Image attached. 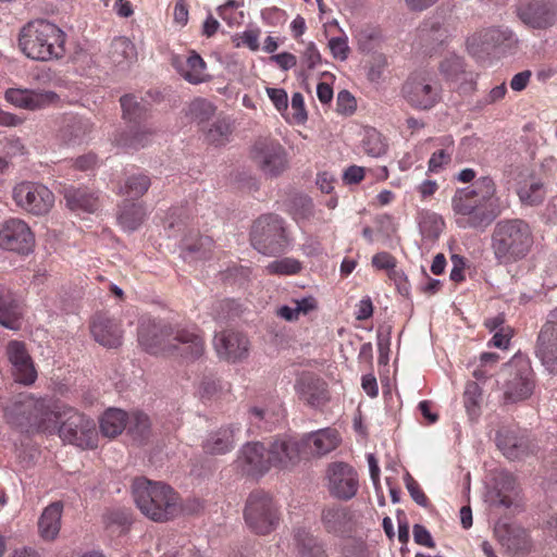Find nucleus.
Instances as JSON below:
<instances>
[{"label":"nucleus","instance_id":"obj_1","mask_svg":"<svg viewBox=\"0 0 557 557\" xmlns=\"http://www.w3.org/2000/svg\"><path fill=\"white\" fill-rule=\"evenodd\" d=\"M3 410L7 422L22 432L51 433L61 417L60 403L48 397L36 398L29 393H20Z\"/></svg>","mask_w":557,"mask_h":557},{"label":"nucleus","instance_id":"obj_2","mask_svg":"<svg viewBox=\"0 0 557 557\" xmlns=\"http://www.w3.org/2000/svg\"><path fill=\"white\" fill-rule=\"evenodd\" d=\"M496 186L490 176L476 180L471 186L457 189L451 206L460 227H486L495 218L491 201Z\"/></svg>","mask_w":557,"mask_h":557},{"label":"nucleus","instance_id":"obj_3","mask_svg":"<svg viewBox=\"0 0 557 557\" xmlns=\"http://www.w3.org/2000/svg\"><path fill=\"white\" fill-rule=\"evenodd\" d=\"M534 243L530 224L522 219H503L496 222L491 235V247L498 264L508 265L522 260Z\"/></svg>","mask_w":557,"mask_h":557},{"label":"nucleus","instance_id":"obj_4","mask_svg":"<svg viewBox=\"0 0 557 557\" xmlns=\"http://www.w3.org/2000/svg\"><path fill=\"white\" fill-rule=\"evenodd\" d=\"M132 490L136 506L152 521L165 522L182 511L178 494L165 483L136 478Z\"/></svg>","mask_w":557,"mask_h":557},{"label":"nucleus","instance_id":"obj_5","mask_svg":"<svg viewBox=\"0 0 557 557\" xmlns=\"http://www.w3.org/2000/svg\"><path fill=\"white\" fill-rule=\"evenodd\" d=\"M65 33L47 20H35L22 27L18 46L22 52L36 61L60 59L65 53Z\"/></svg>","mask_w":557,"mask_h":557},{"label":"nucleus","instance_id":"obj_6","mask_svg":"<svg viewBox=\"0 0 557 557\" xmlns=\"http://www.w3.org/2000/svg\"><path fill=\"white\" fill-rule=\"evenodd\" d=\"M502 391L505 404H516L531 397L535 387V373L530 359L515 355L502 369Z\"/></svg>","mask_w":557,"mask_h":557},{"label":"nucleus","instance_id":"obj_7","mask_svg":"<svg viewBox=\"0 0 557 557\" xmlns=\"http://www.w3.org/2000/svg\"><path fill=\"white\" fill-rule=\"evenodd\" d=\"M250 243L264 256L284 253L290 245L284 219L274 213L260 215L251 226Z\"/></svg>","mask_w":557,"mask_h":557},{"label":"nucleus","instance_id":"obj_8","mask_svg":"<svg viewBox=\"0 0 557 557\" xmlns=\"http://www.w3.org/2000/svg\"><path fill=\"white\" fill-rule=\"evenodd\" d=\"M61 417L55 422L60 423L59 436L70 444L83 449L97 446V429L95 421L72 407L60 404Z\"/></svg>","mask_w":557,"mask_h":557},{"label":"nucleus","instance_id":"obj_9","mask_svg":"<svg viewBox=\"0 0 557 557\" xmlns=\"http://www.w3.org/2000/svg\"><path fill=\"white\" fill-rule=\"evenodd\" d=\"M244 519L256 534L271 533L278 524V511L270 494L262 490L252 491L245 504Z\"/></svg>","mask_w":557,"mask_h":557},{"label":"nucleus","instance_id":"obj_10","mask_svg":"<svg viewBox=\"0 0 557 557\" xmlns=\"http://www.w3.org/2000/svg\"><path fill=\"white\" fill-rule=\"evenodd\" d=\"M401 96L413 109L428 111L441 101L442 86L431 75L412 74L403 84Z\"/></svg>","mask_w":557,"mask_h":557},{"label":"nucleus","instance_id":"obj_11","mask_svg":"<svg viewBox=\"0 0 557 557\" xmlns=\"http://www.w3.org/2000/svg\"><path fill=\"white\" fill-rule=\"evenodd\" d=\"M249 153L251 160L267 176L277 177L288 168L285 148L269 137L256 139Z\"/></svg>","mask_w":557,"mask_h":557},{"label":"nucleus","instance_id":"obj_12","mask_svg":"<svg viewBox=\"0 0 557 557\" xmlns=\"http://www.w3.org/2000/svg\"><path fill=\"white\" fill-rule=\"evenodd\" d=\"M138 343L150 355L170 356L171 323L163 320L144 319L138 326Z\"/></svg>","mask_w":557,"mask_h":557},{"label":"nucleus","instance_id":"obj_13","mask_svg":"<svg viewBox=\"0 0 557 557\" xmlns=\"http://www.w3.org/2000/svg\"><path fill=\"white\" fill-rule=\"evenodd\" d=\"M516 12L528 27L545 30L557 22V0H519Z\"/></svg>","mask_w":557,"mask_h":557},{"label":"nucleus","instance_id":"obj_14","mask_svg":"<svg viewBox=\"0 0 557 557\" xmlns=\"http://www.w3.org/2000/svg\"><path fill=\"white\" fill-rule=\"evenodd\" d=\"M18 207L34 215L47 214L54 203L53 193L42 184L23 182L13 189Z\"/></svg>","mask_w":557,"mask_h":557},{"label":"nucleus","instance_id":"obj_15","mask_svg":"<svg viewBox=\"0 0 557 557\" xmlns=\"http://www.w3.org/2000/svg\"><path fill=\"white\" fill-rule=\"evenodd\" d=\"M171 357L196 360L205 354V339L201 331L195 325L171 323Z\"/></svg>","mask_w":557,"mask_h":557},{"label":"nucleus","instance_id":"obj_16","mask_svg":"<svg viewBox=\"0 0 557 557\" xmlns=\"http://www.w3.org/2000/svg\"><path fill=\"white\" fill-rule=\"evenodd\" d=\"M535 356L550 375L557 376V307L549 311L539 332Z\"/></svg>","mask_w":557,"mask_h":557},{"label":"nucleus","instance_id":"obj_17","mask_svg":"<svg viewBox=\"0 0 557 557\" xmlns=\"http://www.w3.org/2000/svg\"><path fill=\"white\" fill-rule=\"evenodd\" d=\"M35 247V235L26 222L9 219L0 224V248L25 256Z\"/></svg>","mask_w":557,"mask_h":557},{"label":"nucleus","instance_id":"obj_18","mask_svg":"<svg viewBox=\"0 0 557 557\" xmlns=\"http://www.w3.org/2000/svg\"><path fill=\"white\" fill-rule=\"evenodd\" d=\"M327 490L330 494L341 500L354 498L359 490L357 471L343 461L332 462L326 469Z\"/></svg>","mask_w":557,"mask_h":557},{"label":"nucleus","instance_id":"obj_19","mask_svg":"<svg viewBox=\"0 0 557 557\" xmlns=\"http://www.w3.org/2000/svg\"><path fill=\"white\" fill-rule=\"evenodd\" d=\"M516 41L513 33L510 29L488 27L470 36L467 39V48L470 53L476 54L500 47L511 48Z\"/></svg>","mask_w":557,"mask_h":557},{"label":"nucleus","instance_id":"obj_20","mask_svg":"<svg viewBox=\"0 0 557 557\" xmlns=\"http://www.w3.org/2000/svg\"><path fill=\"white\" fill-rule=\"evenodd\" d=\"M298 398L312 408H321L330 400L327 384L311 372H302L295 382Z\"/></svg>","mask_w":557,"mask_h":557},{"label":"nucleus","instance_id":"obj_21","mask_svg":"<svg viewBox=\"0 0 557 557\" xmlns=\"http://www.w3.org/2000/svg\"><path fill=\"white\" fill-rule=\"evenodd\" d=\"M496 445L503 455L511 460L520 459L537 450V445L527 434L507 428L497 432Z\"/></svg>","mask_w":557,"mask_h":557},{"label":"nucleus","instance_id":"obj_22","mask_svg":"<svg viewBox=\"0 0 557 557\" xmlns=\"http://www.w3.org/2000/svg\"><path fill=\"white\" fill-rule=\"evenodd\" d=\"M7 356L12 364V373L17 383L30 385L36 381L37 371L24 343L9 342Z\"/></svg>","mask_w":557,"mask_h":557},{"label":"nucleus","instance_id":"obj_23","mask_svg":"<svg viewBox=\"0 0 557 557\" xmlns=\"http://www.w3.org/2000/svg\"><path fill=\"white\" fill-rule=\"evenodd\" d=\"M214 348L220 358L228 362H237L247 358L249 341L239 332L223 331L214 336Z\"/></svg>","mask_w":557,"mask_h":557},{"label":"nucleus","instance_id":"obj_24","mask_svg":"<svg viewBox=\"0 0 557 557\" xmlns=\"http://www.w3.org/2000/svg\"><path fill=\"white\" fill-rule=\"evenodd\" d=\"M272 466L278 469H287L297 465L300 456L305 455L301 441L289 436L275 438L269 447Z\"/></svg>","mask_w":557,"mask_h":557},{"label":"nucleus","instance_id":"obj_25","mask_svg":"<svg viewBox=\"0 0 557 557\" xmlns=\"http://www.w3.org/2000/svg\"><path fill=\"white\" fill-rule=\"evenodd\" d=\"M239 460L243 470L251 476H261L273 467L269 449L260 442L246 443L240 449Z\"/></svg>","mask_w":557,"mask_h":557},{"label":"nucleus","instance_id":"obj_26","mask_svg":"<svg viewBox=\"0 0 557 557\" xmlns=\"http://www.w3.org/2000/svg\"><path fill=\"white\" fill-rule=\"evenodd\" d=\"M90 332L94 339L107 348H116L122 344L123 332L120 324L106 314L98 313L94 317Z\"/></svg>","mask_w":557,"mask_h":557},{"label":"nucleus","instance_id":"obj_27","mask_svg":"<svg viewBox=\"0 0 557 557\" xmlns=\"http://www.w3.org/2000/svg\"><path fill=\"white\" fill-rule=\"evenodd\" d=\"M516 480L508 472L499 473L495 484L485 495V502L491 507L509 508L516 496Z\"/></svg>","mask_w":557,"mask_h":557},{"label":"nucleus","instance_id":"obj_28","mask_svg":"<svg viewBox=\"0 0 557 557\" xmlns=\"http://www.w3.org/2000/svg\"><path fill=\"white\" fill-rule=\"evenodd\" d=\"M235 424H228L210 432L202 442V449L207 455H225L235 446V434L238 431Z\"/></svg>","mask_w":557,"mask_h":557},{"label":"nucleus","instance_id":"obj_29","mask_svg":"<svg viewBox=\"0 0 557 557\" xmlns=\"http://www.w3.org/2000/svg\"><path fill=\"white\" fill-rule=\"evenodd\" d=\"M57 98L58 95L53 91L11 88L5 92V99L9 102L28 110L39 109L47 103L53 102Z\"/></svg>","mask_w":557,"mask_h":557},{"label":"nucleus","instance_id":"obj_30","mask_svg":"<svg viewBox=\"0 0 557 557\" xmlns=\"http://www.w3.org/2000/svg\"><path fill=\"white\" fill-rule=\"evenodd\" d=\"M338 443L339 437L337 431L330 428L310 433L301 440L305 454H308L307 449H309L310 455L317 456L332 451L337 447Z\"/></svg>","mask_w":557,"mask_h":557},{"label":"nucleus","instance_id":"obj_31","mask_svg":"<svg viewBox=\"0 0 557 557\" xmlns=\"http://www.w3.org/2000/svg\"><path fill=\"white\" fill-rule=\"evenodd\" d=\"M22 308L14 294L0 284V324L10 330L20 329Z\"/></svg>","mask_w":557,"mask_h":557},{"label":"nucleus","instance_id":"obj_32","mask_svg":"<svg viewBox=\"0 0 557 557\" xmlns=\"http://www.w3.org/2000/svg\"><path fill=\"white\" fill-rule=\"evenodd\" d=\"M107 57L112 66L126 70L137 60V51L128 38L121 36L112 40Z\"/></svg>","mask_w":557,"mask_h":557},{"label":"nucleus","instance_id":"obj_33","mask_svg":"<svg viewBox=\"0 0 557 557\" xmlns=\"http://www.w3.org/2000/svg\"><path fill=\"white\" fill-rule=\"evenodd\" d=\"M418 37L425 53H433L448 38L447 29L438 22L426 21L419 28Z\"/></svg>","mask_w":557,"mask_h":557},{"label":"nucleus","instance_id":"obj_34","mask_svg":"<svg viewBox=\"0 0 557 557\" xmlns=\"http://www.w3.org/2000/svg\"><path fill=\"white\" fill-rule=\"evenodd\" d=\"M63 195L66 206L73 211L83 210L91 213L98 209V197L87 188L64 187Z\"/></svg>","mask_w":557,"mask_h":557},{"label":"nucleus","instance_id":"obj_35","mask_svg":"<svg viewBox=\"0 0 557 557\" xmlns=\"http://www.w3.org/2000/svg\"><path fill=\"white\" fill-rule=\"evenodd\" d=\"M350 520V512L341 505H331L323 507L321 511V522L324 530L333 534L345 532L346 525Z\"/></svg>","mask_w":557,"mask_h":557},{"label":"nucleus","instance_id":"obj_36","mask_svg":"<svg viewBox=\"0 0 557 557\" xmlns=\"http://www.w3.org/2000/svg\"><path fill=\"white\" fill-rule=\"evenodd\" d=\"M92 123L82 116L69 117L59 131V137L65 144H79L91 132Z\"/></svg>","mask_w":557,"mask_h":557},{"label":"nucleus","instance_id":"obj_37","mask_svg":"<svg viewBox=\"0 0 557 557\" xmlns=\"http://www.w3.org/2000/svg\"><path fill=\"white\" fill-rule=\"evenodd\" d=\"M146 215L141 203L125 199L120 206L117 222L127 232L136 231L144 222Z\"/></svg>","mask_w":557,"mask_h":557},{"label":"nucleus","instance_id":"obj_38","mask_svg":"<svg viewBox=\"0 0 557 557\" xmlns=\"http://www.w3.org/2000/svg\"><path fill=\"white\" fill-rule=\"evenodd\" d=\"M154 135V131L151 128L134 124L128 127V129L124 131L116 138L117 145L131 148V149H140L146 147Z\"/></svg>","mask_w":557,"mask_h":557},{"label":"nucleus","instance_id":"obj_39","mask_svg":"<svg viewBox=\"0 0 557 557\" xmlns=\"http://www.w3.org/2000/svg\"><path fill=\"white\" fill-rule=\"evenodd\" d=\"M62 505L61 503H52L41 513L38 528L40 535L46 540H53L61 525Z\"/></svg>","mask_w":557,"mask_h":557},{"label":"nucleus","instance_id":"obj_40","mask_svg":"<svg viewBox=\"0 0 557 557\" xmlns=\"http://www.w3.org/2000/svg\"><path fill=\"white\" fill-rule=\"evenodd\" d=\"M282 414L277 410L262 406H252L248 409L249 423L259 430L270 432L281 420Z\"/></svg>","mask_w":557,"mask_h":557},{"label":"nucleus","instance_id":"obj_41","mask_svg":"<svg viewBox=\"0 0 557 557\" xmlns=\"http://www.w3.org/2000/svg\"><path fill=\"white\" fill-rule=\"evenodd\" d=\"M127 414L121 409H108L100 420V431L107 437H115L126 426Z\"/></svg>","mask_w":557,"mask_h":557},{"label":"nucleus","instance_id":"obj_42","mask_svg":"<svg viewBox=\"0 0 557 557\" xmlns=\"http://www.w3.org/2000/svg\"><path fill=\"white\" fill-rule=\"evenodd\" d=\"M150 178L145 174H134L126 178L119 187V194L134 200L143 197L150 187Z\"/></svg>","mask_w":557,"mask_h":557},{"label":"nucleus","instance_id":"obj_43","mask_svg":"<svg viewBox=\"0 0 557 557\" xmlns=\"http://www.w3.org/2000/svg\"><path fill=\"white\" fill-rule=\"evenodd\" d=\"M295 540L301 557H327L323 545L306 530H298Z\"/></svg>","mask_w":557,"mask_h":557},{"label":"nucleus","instance_id":"obj_44","mask_svg":"<svg viewBox=\"0 0 557 557\" xmlns=\"http://www.w3.org/2000/svg\"><path fill=\"white\" fill-rule=\"evenodd\" d=\"M206 62L196 52L193 51L186 60V65L181 70L182 76L191 84H199L206 81Z\"/></svg>","mask_w":557,"mask_h":557},{"label":"nucleus","instance_id":"obj_45","mask_svg":"<svg viewBox=\"0 0 557 557\" xmlns=\"http://www.w3.org/2000/svg\"><path fill=\"white\" fill-rule=\"evenodd\" d=\"M123 117L129 122H138L145 119L148 107L146 102L138 101L133 95H124L120 99Z\"/></svg>","mask_w":557,"mask_h":557},{"label":"nucleus","instance_id":"obj_46","mask_svg":"<svg viewBox=\"0 0 557 557\" xmlns=\"http://www.w3.org/2000/svg\"><path fill=\"white\" fill-rule=\"evenodd\" d=\"M232 126L226 120H218L205 133V139L208 144L215 147L223 146L230 140Z\"/></svg>","mask_w":557,"mask_h":557},{"label":"nucleus","instance_id":"obj_47","mask_svg":"<svg viewBox=\"0 0 557 557\" xmlns=\"http://www.w3.org/2000/svg\"><path fill=\"white\" fill-rule=\"evenodd\" d=\"M364 152L373 158H380L387 151V144L383 135L374 128L366 131L364 138L362 140Z\"/></svg>","mask_w":557,"mask_h":557},{"label":"nucleus","instance_id":"obj_48","mask_svg":"<svg viewBox=\"0 0 557 557\" xmlns=\"http://www.w3.org/2000/svg\"><path fill=\"white\" fill-rule=\"evenodd\" d=\"M520 201L525 206H539L545 198V188L541 182H531L518 188Z\"/></svg>","mask_w":557,"mask_h":557},{"label":"nucleus","instance_id":"obj_49","mask_svg":"<svg viewBox=\"0 0 557 557\" xmlns=\"http://www.w3.org/2000/svg\"><path fill=\"white\" fill-rule=\"evenodd\" d=\"M419 226L421 234L424 237L434 240L441 235L444 227V221L436 213L425 212L421 215Z\"/></svg>","mask_w":557,"mask_h":557},{"label":"nucleus","instance_id":"obj_50","mask_svg":"<svg viewBox=\"0 0 557 557\" xmlns=\"http://www.w3.org/2000/svg\"><path fill=\"white\" fill-rule=\"evenodd\" d=\"M302 269L301 262L294 258H282L270 262L265 271L271 275H295Z\"/></svg>","mask_w":557,"mask_h":557},{"label":"nucleus","instance_id":"obj_51","mask_svg":"<svg viewBox=\"0 0 557 557\" xmlns=\"http://www.w3.org/2000/svg\"><path fill=\"white\" fill-rule=\"evenodd\" d=\"M211 239L209 237L199 236L195 243L184 242L182 245V255L185 259H202L207 258L211 249Z\"/></svg>","mask_w":557,"mask_h":557},{"label":"nucleus","instance_id":"obj_52","mask_svg":"<svg viewBox=\"0 0 557 557\" xmlns=\"http://www.w3.org/2000/svg\"><path fill=\"white\" fill-rule=\"evenodd\" d=\"M128 432L134 440L143 444L150 433V420L146 413L135 412L129 421Z\"/></svg>","mask_w":557,"mask_h":557},{"label":"nucleus","instance_id":"obj_53","mask_svg":"<svg viewBox=\"0 0 557 557\" xmlns=\"http://www.w3.org/2000/svg\"><path fill=\"white\" fill-rule=\"evenodd\" d=\"M482 389L476 382H468L463 393V404L470 417L479 413Z\"/></svg>","mask_w":557,"mask_h":557},{"label":"nucleus","instance_id":"obj_54","mask_svg":"<svg viewBox=\"0 0 557 557\" xmlns=\"http://www.w3.org/2000/svg\"><path fill=\"white\" fill-rule=\"evenodd\" d=\"M438 69L443 76L454 81L465 73V62L462 58L451 54L440 63Z\"/></svg>","mask_w":557,"mask_h":557},{"label":"nucleus","instance_id":"obj_55","mask_svg":"<svg viewBox=\"0 0 557 557\" xmlns=\"http://www.w3.org/2000/svg\"><path fill=\"white\" fill-rule=\"evenodd\" d=\"M214 106L206 99H195L188 107V115L191 120L198 122L208 121L211 116L214 115Z\"/></svg>","mask_w":557,"mask_h":557},{"label":"nucleus","instance_id":"obj_56","mask_svg":"<svg viewBox=\"0 0 557 557\" xmlns=\"http://www.w3.org/2000/svg\"><path fill=\"white\" fill-rule=\"evenodd\" d=\"M372 265L380 270H389V276L396 280L398 272L395 270L396 260L388 252H379L372 257Z\"/></svg>","mask_w":557,"mask_h":557},{"label":"nucleus","instance_id":"obj_57","mask_svg":"<svg viewBox=\"0 0 557 557\" xmlns=\"http://www.w3.org/2000/svg\"><path fill=\"white\" fill-rule=\"evenodd\" d=\"M406 487L411 496V498L421 507H428L429 500L423 491L419 487L418 483L414 479L407 473L405 475Z\"/></svg>","mask_w":557,"mask_h":557},{"label":"nucleus","instance_id":"obj_58","mask_svg":"<svg viewBox=\"0 0 557 557\" xmlns=\"http://www.w3.org/2000/svg\"><path fill=\"white\" fill-rule=\"evenodd\" d=\"M333 58L345 61L348 58L349 47L345 37H333L329 41Z\"/></svg>","mask_w":557,"mask_h":557},{"label":"nucleus","instance_id":"obj_59","mask_svg":"<svg viewBox=\"0 0 557 557\" xmlns=\"http://www.w3.org/2000/svg\"><path fill=\"white\" fill-rule=\"evenodd\" d=\"M223 389L220 380L214 377H205L200 385V395L202 398L211 399L218 396Z\"/></svg>","mask_w":557,"mask_h":557},{"label":"nucleus","instance_id":"obj_60","mask_svg":"<svg viewBox=\"0 0 557 557\" xmlns=\"http://www.w3.org/2000/svg\"><path fill=\"white\" fill-rule=\"evenodd\" d=\"M357 107L355 97L346 89L337 95V111L339 113H354Z\"/></svg>","mask_w":557,"mask_h":557},{"label":"nucleus","instance_id":"obj_61","mask_svg":"<svg viewBox=\"0 0 557 557\" xmlns=\"http://www.w3.org/2000/svg\"><path fill=\"white\" fill-rule=\"evenodd\" d=\"M301 60L307 64L309 70L314 69L319 63H321L322 58L314 42H309L306 46Z\"/></svg>","mask_w":557,"mask_h":557},{"label":"nucleus","instance_id":"obj_62","mask_svg":"<svg viewBox=\"0 0 557 557\" xmlns=\"http://www.w3.org/2000/svg\"><path fill=\"white\" fill-rule=\"evenodd\" d=\"M451 160V153L447 149H441L431 156L429 160V171L437 172L444 164H448Z\"/></svg>","mask_w":557,"mask_h":557},{"label":"nucleus","instance_id":"obj_63","mask_svg":"<svg viewBox=\"0 0 557 557\" xmlns=\"http://www.w3.org/2000/svg\"><path fill=\"white\" fill-rule=\"evenodd\" d=\"M267 94L278 111L288 108L287 92L281 88H267Z\"/></svg>","mask_w":557,"mask_h":557},{"label":"nucleus","instance_id":"obj_64","mask_svg":"<svg viewBox=\"0 0 557 557\" xmlns=\"http://www.w3.org/2000/svg\"><path fill=\"white\" fill-rule=\"evenodd\" d=\"M512 329L509 326L500 327V330L495 331L491 344L497 348L506 349L512 337Z\"/></svg>","mask_w":557,"mask_h":557}]
</instances>
